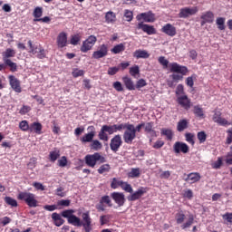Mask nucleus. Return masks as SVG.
I'll use <instances>...</instances> for the list:
<instances>
[{"instance_id": "f257e3e1", "label": "nucleus", "mask_w": 232, "mask_h": 232, "mask_svg": "<svg viewBox=\"0 0 232 232\" xmlns=\"http://www.w3.org/2000/svg\"><path fill=\"white\" fill-rule=\"evenodd\" d=\"M169 71L172 74L169 75V78L172 79L173 82H179L183 81L184 75L189 73V69L185 65H180L178 63H171L169 64Z\"/></svg>"}, {"instance_id": "f03ea898", "label": "nucleus", "mask_w": 232, "mask_h": 232, "mask_svg": "<svg viewBox=\"0 0 232 232\" xmlns=\"http://www.w3.org/2000/svg\"><path fill=\"white\" fill-rule=\"evenodd\" d=\"M84 161L86 166L89 168H95V166H97V162L104 164V162H106V158L101 155V153L95 152L94 154H87L84 157Z\"/></svg>"}, {"instance_id": "7ed1b4c3", "label": "nucleus", "mask_w": 232, "mask_h": 232, "mask_svg": "<svg viewBox=\"0 0 232 232\" xmlns=\"http://www.w3.org/2000/svg\"><path fill=\"white\" fill-rule=\"evenodd\" d=\"M17 198L18 200H24L29 208H37L39 206L35 194L32 192H20Z\"/></svg>"}, {"instance_id": "20e7f679", "label": "nucleus", "mask_w": 232, "mask_h": 232, "mask_svg": "<svg viewBox=\"0 0 232 232\" xmlns=\"http://www.w3.org/2000/svg\"><path fill=\"white\" fill-rule=\"evenodd\" d=\"M137 139V133L135 132V125L130 123L128 128L125 129L123 133V140L125 144H133V140Z\"/></svg>"}, {"instance_id": "39448f33", "label": "nucleus", "mask_w": 232, "mask_h": 232, "mask_svg": "<svg viewBox=\"0 0 232 232\" xmlns=\"http://www.w3.org/2000/svg\"><path fill=\"white\" fill-rule=\"evenodd\" d=\"M28 46L30 48L29 53H32L33 55H36L37 59H46V51L43 46H35L32 43V40L28 41Z\"/></svg>"}, {"instance_id": "423d86ee", "label": "nucleus", "mask_w": 232, "mask_h": 232, "mask_svg": "<svg viewBox=\"0 0 232 232\" xmlns=\"http://www.w3.org/2000/svg\"><path fill=\"white\" fill-rule=\"evenodd\" d=\"M106 206L107 208H113V202H111V198L108 195L102 196L99 203L96 204L95 208L97 211H106Z\"/></svg>"}, {"instance_id": "0eeeda50", "label": "nucleus", "mask_w": 232, "mask_h": 232, "mask_svg": "<svg viewBox=\"0 0 232 232\" xmlns=\"http://www.w3.org/2000/svg\"><path fill=\"white\" fill-rule=\"evenodd\" d=\"M198 13V7H183L179 9V19H188L190 15H196Z\"/></svg>"}, {"instance_id": "6e6552de", "label": "nucleus", "mask_w": 232, "mask_h": 232, "mask_svg": "<svg viewBox=\"0 0 232 232\" xmlns=\"http://www.w3.org/2000/svg\"><path fill=\"white\" fill-rule=\"evenodd\" d=\"M95 43H97V37L95 35H90L85 41H83L82 45L81 46V52H82V53L90 52V50L95 46Z\"/></svg>"}, {"instance_id": "1a4fd4ad", "label": "nucleus", "mask_w": 232, "mask_h": 232, "mask_svg": "<svg viewBox=\"0 0 232 232\" xmlns=\"http://www.w3.org/2000/svg\"><path fill=\"white\" fill-rule=\"evenodd\" d=\"M88 133H85L82 137L80 138L82 144H86L88 142H92L93 139H95V135L97 134V130H95V126L91 125L87 128Z\"/></svg>"}, {"instance_id": "9d476101", "label": "nucleus", "mask_w": 232, "mask_h": 232, "mask_svg": "<svg viewBox=\"0 0 232 232\" xmlns=\"http://www.w3.org/2000/svg\"><path fill=\"white\" fill-rule=\"evenodd\" d=\"M148 188L146 187H140L134 193L128 196L129 202H135V200H139V198L144 197L146 193H148Z\"/></svg>"}, {"instance_id": "9b49d317", "label": "nucleus", "mask_w": 232, "mask_h": 232, "mask_svg": "<svg viewBox=\"0 0 232 232\" xmlns=\"http://www.w3.org/2000/svg\"><path fill=\"white\" fill-rule=\"evenodd\" d=\"M108 55V45L102 44V45L99 46L97 51H94L92 53V59H102Z\"/></svg>"}, {"instance_id": "f8f14e48", "label": "nucleus", "mask_w": 232, "mask_h": 232, "mask_svg": "<svg viewBox=\"0 0 232 232\" xmlns=\"http://www.w3.org/2000/svg\"><path fill=\"white\" fill-rule=\"evenodd\" d=\"M111 198H112V200H114L115 204H117V206L119 208H122V206H124V204H126V198L124 196V193H122V192L111 193Z\"/></svg>"}, {"instance_id": "ddd939ff", "label": "nucleus", "mask_w": 232, "mask_h": 232, "mask_svg": "<svg viewBox=\"0 0 232 232\" xmlns=\"http://www.w3.org/2000/svg\"><path fill=\"white\" fill-rule=\"evenodd\" d=\"M212 121L219 124V126H230L231 123L226 120V118H222V112L220 111H214V115L212 117Z\"/></svg>"}, {"instance_id": "4468645a", "label": "nucleus", "mask_w": 232, "mask_h": 232, "mask_svg": "<svg viewBox=\"0 0 232 232\" xmlns=\"http://www.w3.org/2000/svg\"><path fill=\"white\" fill-rule=\"evenodd\" d=\"M121 146H122V138L121 137V135L117 134L111 140L110 148L111 151H113L114 153H117V151H119V149Z\"/></svg>"}, {"instance_id": "2eb2a0df", "label": "nucleus", "mask_w": 232, "mask_h": 232, "mask_svg": "<svg viewBox=\"0 0 232 232\" xmlns=\"http://www.w3.org/2000/svg\"><path fill=\"white\" fill-rule=\"evenodd\" d=\"M137 30H142V32L148 35H155V34H157V30L153 25L144 24V22H140L137 24Z\"/></svg>"}, {"instance_id": "dca6fc26", "label": "nucleus", "mask_w": 232, "mask_h": 232, "mask_svg": "<svg viewBox=\"0 0 232 232\" xmlns=\"http://www.w3.org/2000/svg\"><path fill=\"white\" fill-rule=\"evenodd\" d=\"M8 81L14 92H15L16 93H21V92H23V89L21 88V81H19V79L15 78V76L14 75H9Z\"/></svg>"}, {"instance_id": "f3484780", "label": "nucleus", "mask_w": 232, "mask_h": 232, "mask_svg": "<svg viewBox=\"0 0 232 232\" xmlns=\"http://www.w3.org/2000/svg\"><path fill=\"white\" fill-rule=\"evenodd\" d=\"M137 21H143L145 23H155V14L153 12L149 11L147 13H141L136 16Z\"/></svg>"}, {"instance_id": "a211bd4d", "label": "nucleus", "mask_w": 232, "mask_h": 232, "mask_svg": "<svg viewBox=\"0 0 232 232\" xmlns=\"http://www.w3.org/2000/svg\"><path fill=\"white\" fill-rule=\"evenodd\" d=\"M200 19L202 20L200 23L201 26H204V24L208 23V24H211L215 21V14H213V12L211 11H207L202 14V15L200 16Z\"/></svg>"}, {"instance_id": "6ab92c4d", "label": "nucleus", "mask_w": 232, "mask_h": 232, "mask_svg": "<svg viewBox=\"0 0 232 232\" xmlns=\"http://www.w3.org/2000/svg\"><path fill=\"white\" fill-rule=\"evenodd\" d=\"M177 102L181 108H184V110L188 111L191 108V100L186 94L179 96L177 98Z\"/></svg>"}, {"instance_id": "aec40b11", "label": "nucleus", "mask_w": 232, "mask_h": 232, "mask_svg": "<svg viewBox=\"0 0 232 232\" xmlns=\"http://www.w3.org/2000/svg\"><path fill=\"white\" fill-rule=\"evenodd\" d=\"M161 32L169 35V37H175L177 35V27L171 24H166L162 26Z\"/></svg>"}, {"instance_id": "412c9836", "label": "nucleus", "mask_w": 232, "mask_h": 232, "mask_svg": "<svg viewBox=\"0 0 232 232\" xmlns=\"http://www.w3.org/2000/svg\"><path fill=\"white\" fill-rule=\"evenodd\" d=\"M173 150L176 153H189V146L180 141H177L174 143Z\"/></svg>"}, {"instance_id": "4be33fe9", "label": "nucleus", "mask_w": 232, "mask_h": 232, "mask_svg": "<svg viewBox=\"0 0 232 232\" xmlns=\"http://www.w3.org/2000/svg\"><path fill=\"white\" fill-rule=\"evenodd\" d=\"M57 46L58 48H64L68 44V34L64 32H62L57 36Z\"/></svg>"}, {"instance_id": "5701e85b", "label": "nucleus", "mask_w": 232, "mask_h": 232, "mask_svg": "<svg viewBox=\"0 0 232 232\" xmlns=\"http://www.w3.org/2000/svg\"><path fill=\"white\" fill-rule=\"evenodd\" d=\"M200 179H202V177L200 176V173L191 172L187 175V178L185 179V182H190V184H195L197 182H199Z\"/></svg>"}, {"instance_id": "b1692460", "label": "nucleus", "mask_w": 232, "mask_h": 232, "mask_svg": "<svg viewBox=\"0 0 232 232\" xmlns=\"http://www.w3.org/2000/svg\"><path fill=\"white\" fill-rule=\"evenodd\" d=\"M30 133H37V135H41V131H43V124L39 122H33L29 125Z\"/></svg>"}, {"instance_id": "393cba45", "label": "nucleus", "mask_w": 232, "mask_h": 232, "mask_svg": "<svg viewBox=\"0 0 232 232\" xmlns=\"http://www.w3.org/2000/svg\"><path fill=\"white\" fill-rule=\"evenodd\" d=\"M51 218H52V220L53 221L54 226H56V227H61V226L64 224V220L63 219L61 215L57 212H53Z\"/></svg>"}, {"instance_id": "a878e982", "label": "nucleus", "mask_w": 232, "mask_h": 232, "mask_svg": "<svg viewBox=\"0 0 232 232\" xmlns=\"http://www.w3.org/2000/svg\"><path fill=\"white\" fill-rule=\"evenodd\" d=\"M122 82L123 84L125 85V88H127V90H129L130 92L135 90L136 86L135 83H133V80H131V78L124 76L122 77Z\"/></svg>"}, {"instance_id": "bb28decb", "label": "nucleus", "mask_w": 232, "mask_h": 232, "mask_svg": "<svg viewBox=\"0 0 232 232\" xmlns=\"http://www.w3.org/2000/svg\"><path fill=\"white\" fill-rule=\"evenodd\" d=\"M133 57L136 59H149L150 54L148 53V51L139 49L133 53Z\"/></svg>"}, {"instance_id": "cd10ccee", "label": "nucleus", "mask_w": 232, "mask_h": 232, "mask_svg": "<svg viewBox=\"0 0 232 232\" xmlns=\"http://www.w3.org/2000/svg\"><path fill=\"white\" fill-rule=\"evenodd\" d=\"M3 61H10V58L15 57V50L7 48L2 53Z\"/></svg>"}, {"instance_id": "c85d7f7f", "label": "nucleus", "mask_w": 232, "mask_h": 232, "mask_svg": "<svg viewBox=\"0 0 232 232\" xmlns=\"http://www.w3.org/2000/svg\"><path fill=\"white\" fill-rule=\"evenodd\" d=\"M193 113L198 119H204L206 117V115L204 114V109H202L200 105H195L193 107Z\"/></svg>"}, {"instance_id": "c756f323", "label": "nucleus", "mask_w": 232, "mask_h": 232, "mask_svg": "<svg viewBox=\"0 0 232 232\" xmlns=\"http://www.w3.org/2000/svg\"><path fill=\"white\" fill-rule=\"evenodd\" d=\"M68 223L72 224V226H76V227H82V221L81 220L80 218L77 216L73 215L68 219Z\"/></svg>"}, {"instance_id": "7c9ffc66", "label": "nucleus", "mask_w": 232, "mask_h": 232, "mask_svg": "<svg viewBox=\"0 0 232 232\" xmlns=\"http://www.w3.org/2000/svg\"><path fill=\"white\" fill-rule=\"evenodd\" d=\"M188 126H189V121H188V120H186V119L180 120L178 122L177 130L184 131V130H188Z\"/></svg>"}, {"instance_id": "2f4dec72", "label": "nucleus", "mask_w": 232, "mask_h": 232, "mask_svg": "<svg viewBox=\"0 0 232 232\" xmlns=\"http://www.w3.org/2000/svg\"><path fill=\"white\" fill-rule=\"evenodd\" d=\"M128 177L129 179H139V177H140V169L132 168L128 173Z\"/></svg>"}, {"instance_id": "473e14b6", "label": "nucleus", "mask_w": 232, "mask_h": 232, "mask_svg": "<svg viewBox=\"0 0 232 232\" xmlns=\"http://www.w3.org/2000/svg\"><path fill=\"white\" fill-rule=\"evenodd\" d=\"M4 64H5V68H6V66L9 67L10 72H17V63L12 62V60L4 61Z\"/></svg>"}, {"instance_id": "72a5a7b5", "label": "nucleus", "mask_w": 232, "mask_h": 232, "mask_svg": "<svg viewBox=\"0 0 232 232\" xmlns=\"http://www.w3.org/2000/svg\"><path fill=\"white\" fill-rule=\"evenodd\" d=\"M175 218L178 225L184 224V221L186 220V214H184L182 210L179 211L176 213Z\"/></svg>"}, {"instance_id": "f704fd0d", "label": "nucleus", "mask_w": 232, "mask_h": 232, "mask_svg": "<svg viewBox=\"0 0 232 232\" xmlns=\"http://www.w3.org/2000/svg\"><path fill=\"white\" fill-rule=\"evenodd\" d=\"M91 142V149L94 150V151H99V150H102V143L98 140H92Z\"/></svg>"}, {"instance_id": "c9c22d12", "label": "nucleus", "mask_w": 232, "mask_h": 232, "mask_svg": "<svg viewBox=\"0 0 232 232\" xmlns=\"http://www.w3.org/2000/svg\"><path fill=\"white\" fill-rule=\"evenodd\" d=\"M98 137H99L100 140H104L105 142H108V140H109L108 133L106 131V129H104L103 126L102 127V129L98 134Z\"/></svg>"}, {"instance_id": "e433bc0d", "label": "nucleus", "mask_w": 232, "mask_h": 232, "mask_svg": "<svg viewBox=\"0 0 232 232\" xmlns=\"http://www.w3.org/2000/svg\"><path fill=\"white\" fill-rule=\"evenodd\" d=\"M195 79H197V74H192L186 78L185 82L188 88H193L195 86Z\"/></svg>"}, {"instance_id": "4c0bfd02", "label": "nucleus", "mask_w": 232, "mask_h": 232, "mask_svg": "<svg viewBox=\"0 0 232 232\" xmlns=\"http://www.w3.org/2000/svg\"><path fill=\"white\" fill-rule=\"evenodd\" d=\"M194 222H195V218H193V215H190L188 217V219L181 225V229H188V227H191Z\"/></svg>"}, {"instance_id": "58836bf2", "label": "nucleus", "mask_w": 232, "mask_h": 232, "mask_svg": "<svg viewBox=\"0 0 232 232\" xmlns=\"http://www.w3.org/2000/svg\"><path fill=\"white\" fill-rule=\"evenodd\" d=\"M216 24H218V30H226V18L218 17L216 20Z\"/></svg>"}, {"instance_id": "ea45409f", "label": "nucleus", "mask_w": 232, "mask_h": 232, "mask_svg": "<svg viewBox=\"0 0 232 232\" xmlns=\"http://www.w3.org/2000/svg\"><path fill=\"white\" fill-rule=\"evenodd\" d=\"M115 19H117V15H115V13L109 11L105 14V21L106 23H115Z\"/></svg>"}, {"instance_id": "a19ab883", "label": "nucleus", "mask_w": 232, "mask_h": 232, "mask_svg": "<svg viewBox=\"0 0 232 232\" xmlns=\"http://www.w3.org/2000/svg\"><path fill=\"white\" fill-rule=\"evenodd\" d=\"M121 188L123 191H126V193H133V188L126 181L121 180Z\"/></svg>"}, {"instance_id": "79ce46f5", "label": "nucleus", "mask_w": 232, "mask_h": 232, "mask_svg": "<svg viewBox=\"0 0 232 232\" xmlns=\"http://www.w3.org/2000/svg\"><path fill=\"white\" fill-rule=\"evenodd\" d=\"M5 204H7V206H11V208H17V200H15L14 198H13L12 197H5L4 198Z\"/></svg>"}, {"instance_id": "37998d69", "label": "nucleus", "mask_w": 232, "mask_h": 232, "mask_svg": "<svg viewBox=\"0 0 232 232\" xmlns=\"http://www.w3.org/2000/svg\"><path fill=\"white\" fill-rule=\"evenodd\" d=\"M161 135L167 137V140H173V130H171L170 129H161Z\"/></svg>"}, {"instance_id": "c03bdc74", "label": "nucleus", "mask_w": 232, "mask_h": 232, "mask_svg": "<svg viewBox=\"0 0 232 232\" xmlns=\"http://www.w3.org/2000/svg\"><path fill=\"white\" fill-rule=\"evenodd\" d=\"M124 50H126V46L124 45V44H120L115 45L112 49L111 52L112 53H121V52H124Z\"/></svg>"}, {"instance_id": "a18cd8bd", "label": "nucleus", "mask_w": 232, "mask_h": 232, "mask_svg": "<svg viewBox=\"0 0 232 232\" xmlns=\"http://www.w3.org/2000/svg\"><path fill=\"white\" fill-rule=\"evenodd\" d=\"M59 157H61V152L59 150H53L49 153V160L51 162H55Z\"/></svg>"}, {"instance_id": "49530a36", "label": "nucleus", "mask_w": 232, "mask_h": 232, "mask_svg": "<svg viewBox=\"0 0 232 232\" xmlns=\"http://www.w3.org/2000/svg\"><path fill=\"white\" fill-rule=\"evenodd\" d=\"M176 97L179 99V97H182V95H186V92H184V85L179 84L176 88Z\"/></svg>"}, {"instance_id": "de8ad7c7", "label": "nucleus", "mask_w": 232, "mask_h": 232, "mask_svg": "<svg viewBox=\"0 0 232 232\" xmlns=\"http://www.w3.org/2000/svg\"><path fill=\"white\" fill-rule=\"evenodd\" d=\"M73 213H75V210L67 209V210H63L61 213V215H62V217H63V218H67V220H70V218H72V217H73Z\"/></svg>"}, {"instance_id": "09e8293b", "label": "nucleus", "mask_w": 232, "mask_h": 232, "mask_svg": "<svg viewBox=\"0 0 232 232\" xmlns=\"http://www.w3.org/2000/svg\"><path fill=\"white\" fill-rule=\"evenodd\" d=\"M110 169H111V167H110V164H103L98 169V173L100 175H102L104 173L110 172Z\"/></svg>"}, {"instance_id": "8fccbe9b", "label": "nucleus", "mask_w": 232, "mask_h": 232, "mask_svg": "<svg viewBox=\"0 0 232 232\" xmlns=\"http://www.w3.org/2000/svg\"><path fill=\"white\" fill-rule=\"evenodd\" d=\"M33 15L34 19H41V17H43V7H35L33 12Z\"/></svg>"}, {"instance_id": "3c124183", "label": "nucleus", "mask_w": 232, "mask_h": 232, "mask_svg": "<svg viewBox=\"0 0 232 232\" xmlns=\"http://www.w3.org/2000/svg\"><path fill=\"white\" fill-rule=\"evenodd\" d=\"M197 137H198V140H199V144H204V142L208 139V134H206V131L201 130L198 132Z\"/></svg>"}, {"instance_id": "603ef678", "label": "nucleus", "mask_w": 232, "mask_h": 232, "mask_svg": "<svg viewBox=\"0 0 232 232\" xmlns=\"http://www.w3.org/2000/svg\"><path fill=\"white\" fill-rule=\"evenodd\" d=\"M185 138L187 142H188V144H191L192 146L195 144V134L191 132H187L185 134Z\"/></svg>"}, {"instance_id": "864d4df0", "label": "nucleus", "mask_w": 232, "mask_h": 232, "mask_svg": "<svg viewBox=\"0 0 232 232\" xmlns=\"http://www.w3.org/2000/svg\"><path fill=\"white\" fill-rule=\"evenodd\" d=\"M19 128L22 130V131H30V125L28 124V121L26 120L22 121L19 123Z\"/></svg>"}, {"instance_id": "5fc2aeb1", "label": "nucleus", "mask_w": 232, "mask_h": 232, "mask_svg": "<svg viewBox=\"0 0 232 232\" xmlns=\"http://www.w3.org/2000/svg\"><path fill=\"white\" fill-rule=\"evenodd\" d=\"M122 184V180L117 179V178H113L111 183V189H117V188H121Z\"/></svg>"}, {"instance_id": "6e6d98bb", "label": "nucleus", "mask_w": 232, "mask_h": 232, "mask_svg": "<svg viewBox=\"0 0 232 232\" xmlns=\"http://www.w3.org/2000/svg\"><path fill=\"white\" fill-rule=\"evenodd\" d=\"M100 224L101 226H106V224H110V215H102L100 217Z\"/></svg>"}, {"instance_id": "4d7b16f0", "label": "nucleus", "mask_w": 232, "mask_h": 232, "mask_svg": "<svg viewBox=\"0 0 232 232\" xmlns=\"http://www.w3.org/2000/svg\"><path fill=\"white\" fill-rule=\"evenodd\" d=\"M124 17L126 18V21H128V23H130V21H133V12H131L130 10L125 9Z\"/></svg>"}, {"instance_id": "13d9d810", "label": "nucleus", "mask_w": 232, "mask_h": 232, "mask_svg": "<svg viewBox=\"0 0 232 232\" xmlns=\"http://www.w3.org/2000/svg\"><path fill=\"white\" fill-rule=\"evenodd\" d=\"M222 160H223L222 157H218V160L212 163L213 169H220L223 164Z\"/></svg>"}, {"instance_id": "bf43d9fd", "label": "nucleus", "mask_w": 232, "mask_h": 232, "mask_svg": "<svg viewBox=\"0 0 232 232\" xmlns=\"http://www.w3.org/2000/svg\"><path fill=\"white\" fill-rule=\"evenodd\" d=\"M130 126V123H121V124H114V130L117 133V131H122V130H126Z\"/></svg>"}, {"instance_id": "052dcab7", "label": "nucleus", "mask_w": 232, "mask_h": 232, "mask_svg": "<svg viewBox=\"0 0 232 232\" xmlns=\"http://www.w3.org/2000/svg\"><path fill=\"white\" fill-rule=\"evenodd\" d=\"M32 111V107L28 105H23L19 111L20 115H26V113H30Z\"/></svg>"}, {"instance_id": "680f3d73", "label": "nucleus", "mask_w": 232, "mask_h": 232, "mask_svg": "<svg viewBox=\"0 0 232 232\" xmlns=\"http://www.w3.org/2000/svg\"><path fill=\"white\" fill-rule=\"evenodd\" d=\"M139 73H140V70L139 69V65H135V66L130 68V74L132 77H135V75H139Z\"/></svg>"}, {"instance_id": "e2e57ef3", "label": "nucleus", "mask_w": 232, "mask_h": 232, "mask_svg": "<svg viewBox=\"0 0 232 232\" xmlns=\"http://www.w3.org/2000/svg\"><path fill=\"white\" fill-rule=\"evenodd\" d=\"M72 77L74 79H77V77H82L84 75V71L83 70H79V69H74L72 72Z\"/></svg>"}, {"instance_id": "0e129e2a", "label": "nucleus", "mask_w": 232, "mask_h": 232, "mask_svg": "<svg viewBox=\"0 0 232 232\" xmlns=\"http://www.w3.org/2000/svg\"><path fill=\"white\" fill-rule=\"evenodd\" d=\"M158 62L160 63V64H161V66L163 68H167L168 67V64H169V61H168L166 59V57L164 56H160L159 59H158Z\"/></svg>"}, {"instance_id": "69168bd1", "label": "nucleus", "mask_w": 232, "mask_h": 232, "mask_svg": "<svg viewBox=\"0 0 232 232\" xmlns=\"http://www.w3.org/2000/svg\"><path fill=\"white\" fill-rule=\"evenodd\" d=\"M82 218L83 223H90L92 222V218L90 217V211L84 212L82 214Z\"/></svg>"}, {"instance_id": "338daca9", "label": "nucleus", "mask_w": 232, "mask_h": 232, "mask_svg": "<svg viewBox=\"0 0 232 232\" xmlns=\"http://www.w3.org/2000/svg\"><path fill=\"white\" fill-rule=\"evenodd\" d=\"M82 226L84 229V232H92V222H89V223H83L82 221Z\"/></svg>"}, {"instance_id": "774afa93", "label": "nucleus", "mask_w": 232, "mask_h": 232, "mask_svg": "<svg viewBox=\"0 0 232 232\" xmlns=\"http://www.w3.org/2000/svg\"><path fill=\"white\" fill-rule=\"evenodd\" d=\"M227 141L226 144H231L232 143V128L228 129L227 130Z\"/></svg>"}]
</instances>
